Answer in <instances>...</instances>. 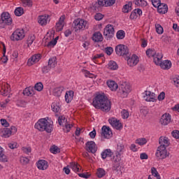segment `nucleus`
<instances>
[{
	"label": "nucleus",
	"mask_w": 179,
	"mask_h": 179,
	"mask_svg": "<svg viewBox=\"0 0 179 179\" xmlns=\"http://www.w3.org/2000/svg\"><path fill=\"white\" fill-rule=\"evenodd\" d=\"M92 106L96 110H101L103 113H108L111 110V101L104 94H97L92 101Z\"/></svg>",
	"instance_id": "f257e3e1"
},
{
	"label": "nucleus",
	"mask_w": 179,
	"mask_h": 179,
	"mask_svg": "<svg viewBox=\"0 0 179 179\" xmlns=\"http://www.w3.org/2000/svg\"><path fill=\"white\" fill-rule=\"evenodd\" d=\"M35 128L41 132L45 131L48 134H51L53 129L52 124L50 123V122L45 119H40L38 122L35 124Z\"/></svg>",
	"instance_id": "f03ea898"
},
{
	"label": "nucleus",
	"mask_w": 179,
	"mask_h": 179,
	"mask_svg": "<svg viewBox=\"0 0 179 179\" xmlns=\"http://www.w3.org/2000/svg\"><path fill=\"white\" fill-rule=\"evenodd\" d=\"M73 27L76 33H80V31L85 30V29H89V22L83 19L77 18L73 22Z\"/></svg>",
	"instance_id": "7ed1b4c3"
},
{
	"label": "nucleus",
	"mask_w": 179,
	"mask_h": 179,
	"mask_svg": "<svg viewBox=\"0 0 179 179\" xmlns=\"http://www.w3.org/2000/svg\"><path fill=\"white\" fill-rule=\"evenodd\" d=\"M115 3V0H97L96 2L92 3L94 10H100L101 8L113 6Z\"/></svg>",
	"instance_id": "20e7f679"
},
{
	"label": "nucleus",
	"mask_w": 179,
	"mask_h": 179,
	"mask_svg": "<svg viewBox=\"0 0 179 179\" xmlns=\"http://www.w3.org/2000/svg\"><path fill=\"white\" fill-rule=\"evenodd\" d=\"M12 24V17L8 12H3L1 15L0 29H5L6 26Z\"/></svg>",
	"instance_id": "39448f33"
},
{
	"label": "nucleus",
	"mask_w": 179,
	"mask_h": 179,
	"mask_svg": "<svg viewBox=\"0 0 179 179\" xmlns=\"http://www.w3.org/2000/svg\"><path fill=\"white\" fill-rule=\"evenodd\" d=\"M119 89V94H120V97L122 99L128 97V94L131 92V85H129L127 82H122L120 83Z\"/></svg>",
	"instance_id": "423d86ee"
},
{
	"label": "nucleus",
	"mask_w": 179,
	"mask_h": 179,
	"mask_svg": "<svg viewBox=\"0 0 179 179\" xmlns=\"http://www.w3.org/2000/svg\"><path fill=\"white\" fill-rule=\"evenodd\" d=\"M115 52L117 55L125 58L129 55V49L128 48V46L125 45H117L115 47Z\"/></svg>",
	"instance_id": "0eeeda50"
},
{
	"label": "nucleus",
	"mask_w": 179,
	"mask_h": 179,
	"mask_svg": "<svg viewBox=\"0 0 179 179\" xmlns=\"http://www.w3.org/2000/svg\"><path fill=\"white\" fill-rule=\"evenodd\" d=\"M24 30L17 29L10 36V38L11 41H20L23 40L25 37Z\"/></svg>",
	"instance_id": "6e6552de"
},
{
	"label": "nucleus",
	"mask_w": 179,
	"mask_h": 179,
	"mask_svg": "<svg viewBox=\"0 0 179 179\" xmlns=\"http://www.w3.org/2000/svg\"><path fill=\"white\" fill-rule=\"evenodd\" d=\"M114 27L111 24H108L103 29V36H105L107 40H111L114 37Z\"/></svg>",
	"instance_id": "1a4fd4ad"
},
{
	"label": "nucleus",
	"mask_w": 179,
	"mask_h": 179,
	"mask_svg": "<svg viewBox=\"0 0 179 179\" xmlns=\"http://www.w3.org/2000/svg\"><path fill=\"white\" fill-rule=\"evenodd\" d=\"M169 155H170V153L167 152L166 148L164 146H159L157 148L156 156L159 157V159H166V157H169Z\"/></svg>",
	"instance_id": "9d476101"
},
{
	"label": "nucleus",
	"mask_w": 179,
	"mask_h": 179,
	"mask_svg": "<svg viewBox=\"0 0 179 179\" xmlns=\"http://www.w3.org/2000/svg\"><path fill=\"white\" fill-rule=\"evenodd\" d=\"M101 136L104 139H110L113 138V131L110 127L103 126L101 131Z\"/></svg>",
	"instance_id": "9b49d317"
},
{
	"label": "nucleus",
	"mask_w": 179,
	"mask_h": 179,
	"mask_svg": "<svg viewBox=\"0 0 179 179\" xmlns=\"http://www.w3.org/2000/svg\"><path fill=\"white\" fill-rule=\"evenodd\" d=\"M143 99L145 101H152V103L157 101V99H156V94L150 91H145L143 93Z\"/></svg>",
	"instance_id": "f8f14e48"
},
{
	"label": "nucleus",
	"mask_w": 179,
	"mask_h": 179,
	"mask_svg": "<svg viewBox=\"0 0 179 179\" xmlns=\"http://www.w3.org/2000/svg\"><path fill=\"white\" fill-rule=\"evenodd\" d=\"M131 55H129L128 57H126L127 59V64L129 66H135L138 64V62H139V58H138V56L136 55H132L131 57H130Z\"/></svg>",
	"instance_id": "ddd939ff"
},
{
	"label": "nucleus",
	"mask_w": 179,
	"mask_h": 179,
	"mask_svg": "<svg viewBox=\"0 0 179 179\" xmlns=\"http://www.w3.org/2000/svg\"><path fill=\"white\" fill-rule=\"evenodd\" d=\"M108 122L115 129H122V123L115 117L110 118Z\"/></svg>",
	"instance_id": "4468645a"
},
{
	"label": "nucleus",
	"mask_w": 179,
	"mask_h": 179,
	"mask_svg": "<svg viewBox=\"0 0 179 179\" xmlns=\"http://www.w3.org/2000/svg\"><path fill=\"white\" fill-rule=\"evenodd\" d=\"M161 125H169L171 122V115L170 113L164 114L159 121Z\"/></svg>",
	"instance_id": "2eb2a0df"
},
{
	"label": "nucleus",
	"mask_w": 179,
	"mask_h": 179,
	"mask_svg": "<svg viewBox=\"0 0 179 179\" xmlns=\"http://www.w3.org/2000/svg\"><path fill=\"white\" fill-rule=\"evenodd\" d=\"M86 148L89 153H96V152H97V147L94 141H87L86 143Z\"/></svg>",
	"instance_id": "dca6fc26"
},
{
	"label": "nucleus",
	"mask_w": 179,
	"mask_h": 179,
	"mask_svg": "<svg viewBox=\"0 0 179 179\" xmlns=\"http://www.w3.org/2000/svg\"><path fill=\"white\" fill-rule=\"evenodd\" d=\"M41 59V55L36 54L33 55L30 59H29L27 62L28 66H31V65H34V64L38 62Z\"/></svg>",
	"instance_id": "f3484780"
},
{
	"label": "nucleus",
	"mask_w": 179,
	"mask_h": 179,
	"mask_svg": "<svg viewBox=\"0 0 179 179\" xmlns=\"http://www.w3.org/2000/svg\"><path fill=\"white\" fill-rule=\"evenodd\" d=\"M48 22H50V15H39L38 17V23L41 26H45Z\"/></svg>",
	"instance_id": "a211bd4d"
},
{
	"label": "nucleus",
	"mask_w": 179,
	"mask_h": 179,
	"mask_svg": "<svg viewBox=\"0 0 179 179\" xmlns=\"http://www.w3.org/2000/svg\"><path fill=\"white\" fill-rule=\"evenodd\" d=\"M36 166L39 170H47L48 169V162L44 159H40L36 163Z\"/></svg>",
	"instance_id": "6ab92c4d"
},
{
	"label": "nucleus",
	"mask_w": 179,
	"mask_h": 179,
	"mask_svg": "<svg viewBox=\"0 0 179 179\" xmlns=\"http://www.w3.org/2000/svg\"><path fill=\"white\" fill-rule=\"evenodd\" d=\"M159 146H164V148H168L170 145V141H169V138L161 136L159 139Z\"/></svg>",
	"instance_id": "aec40b11"
},
{
	"label": "nucleus",
	"mask_w": 179,
	"mask_h": 179,
	"mask_svg": "<svg viewBox=\"0 0 179 179\" xmlns=\"http://www.w3.org/2000/svg\"><path fill=\"white\" fill-rule=\"evenodd\" d=\"M92 38L94 43H101V41H103V35L99 31L94 32Z\"/></svg>",
	"instance_id": "412c9836"
},
{
	"label": "nucleus",
	"mask_w": 179,
	"mask_h": 179,
	"mask_svg": "<svg viewBox=\"0 0 179 179\" xmlns=\"http://www.w3.org/2000/svg\"><path fill=\"white\" fill-rule=\"evenodd\" d=\"M157 12L159 13H162V15H164V13H167L169 10V7L167 6V4L161 3L157 7Z\"/></svg>",
	"instance_id": "4be33fe9"
},
{
	"label": "nucleus",
	"mask_w": 179,
	"mask_h": 179,
	"mask_svg": "<svg viewBox=\"0 0 179 179\" xmlns=\"http://www.w3.org/2000/svg\"><path fill=\"white\" fill-rule=\"evenodd\" d=\"M24 96H29L30 97H32V96H34L36 94V92H34V88L33 87H29L24 90L23 91Z\"/></svg>",
	"instance_id": "5701e85b"
},
{
	"label": "nucleus",
	"mask_w": 179,
	"mask_h": 179,
	"mask_svg": "<svg viewBox=\"0 0 179 179\" xmlns=\"http://www.w3.org/2000/svg\"><path fill=\"white\" fill-rule=\"evenodd\" d=\"M64 20H65V16L60 17L59 22L56 24L57 31H62L64 29Z\"/></svg>",
	"instance_id": "b1692460"
},
{
	"label": "nucleus",
	"mask_w": 179,
	"mask_h": 179,
	"mask_svg": "<svg viewBox=\"0 0 179 179\" xmlns=\"http://www.w3.org/2000/svg\"><path fill=\"white\" fill-rule=\"evenodd\" d=\"M159 65L162 69H170L171 68V62L170 60H165L161 62Z\"/></svg>",
	"instance_id": "393cba45"
},
{
	"label": "nucleus",
	"mask_w": 179,
	"mask_h": 179,
	"mask_svg": "<svg viewBox=\"0 0 179 179\" xmlns=\"http://www.w3.org/2000/svg\"><path fill=\"white\" fill-rule=\"evenodd\" d=\"M106 84L112 91L115 92V90L118 89V84H117L115 81H107Z\"/></svg>",
	"instance_id": "a878e982"
},
{
	"label": "nucleus",
	"mask_w": 179,
	"mask_h": 179,
	"mask_svg": "<svg viewBox=\"0 0 179 179\" xmlns=\"http://www.w3.org/2000/svg\"><path fill=\"white\" fill-rule=\"evenodd\" d=\"M113 155H114V153L110 149H106L101 153V157L102 159H107V157H111Z\"/></svg>",
	"instance_id": "bb28decb"
},
{
	"label": "nucleus",
	"mask_w": 179,
	"mask_h": 179,
	"mask_svg": "<svg viewBox=\"0 0 179 179\" xmlns=\"http://www.w3.org/2000/svg\"><path fill=\"white\" fill-rule=\"evenodd\" d=\"M73 100V91H68L65 94V101L66 103H71Z\"/></svg>",
	"instance_id": "cd10ccee"
},
{
	"label": "nucleus",
	"mask_w": 179,
	"mask_h": 179,
	"mask_svg": "<svg viewBox=\"0 0 179 179\" xmlns=\"http://www.w3.org/2000/svg\"><path fill=\"white\" fill-rule=\"evenodd\" d=\"M132 10V2H129L123 6L122 12L124 13H129Z\"/></svg>",
	"instance_id": "c85d7f7f"
},
{
	"label": "nucleus",
	"mask_w": 179,
	"mask_h": 179,
	"mask_svg": "<svg viewBox=\"0 0 179 179\" xmlns=\"http://www.w3.org/2000/svg\"><path fill=\"white\" fill-rule=\"evenodd\" d=\"M163 59V55L162 54H155V56L154 57L153 62L156 65L160 64V62H162V59Z\"/></svg>",
	"instance_id": "c756f323"
},
{
	"label": "nucleus",
	"mask_w": 179,
	"mask_h": 179,
	"mask_svg": "<svg viewBox=\"0 0 179 179\" xmlns=\"http://www.w3.org/2000/svg\"><path fill=\"white\" fill-rule=\"evenodd\" d=\"M0 162L2 163H6L8 162V157L3 154V148L0 147Z\"/></svg>",
	"instance_id": "7c9ffc66"
},
{
	"label": "nucleus",
	"mask_w": 179,
	"mask_h": 179,
	"mask_svg": "<svg viewBox=\"0 0 179 179\" xmlns=\"http://www.w3.org/2000/svg\"><path fill=\"white\" fill-rule=\"evenodd\" d=\"M3 57L1 58V61L3 64H6L8 62V56H6L5 54H6V47L5 46V44L3 43Z\"/></svg>",
	"instance_id": "2f4dec72"
},
{
	"label": "nucleus",
	"mask_w": 179,
	"mask_h": 179,
	"mask_svg": "<svg viewBox=\"0 0 179 179\" xmlns=\"http://www.w3.org/2000/svg\"><path fill=\"white\" fill-rule=\"evenodd\" d=\"M48 65L52 69L55 68V66H57V57H53L50 58L48 61Z\"/></svg>",
	"instance_id": "473e14b6"
},
{
	"label": "nucleus",
	"mask_w": 179,
	"mask_h": 179,
	"mask_svg": "<svg viewBox=\"0 0 179 179\" xmlns=\"http://www.w3.org/2000/svg\"><path fill=\"white\" fill-rule=\"evenodd\" d=\"M108 69H111L112 71H115L118 69V64L114 61H110L108 64Z\"/></svg>",
	"instance_id": "72a5a7b5"
},
{
	"label": "nucleus",
	"mask_w": 179,
	"mask_h": 179,
	"mask_svg": "<svg viewBox=\"0 0 179 179\" xmlns=\"http://www.w3.org/2000/svg\"><path fill=\"white\" fill-rule=\"evenodd\" d=\"M2 134L4 138H9V136L12 135V131H10V129L4 128L2 131Z\"/></svg>",
	"instance_id": "f704fd0d"
},
{
	"label": "nucleus",
	"mask_w": 179,
	"mask_h": 179,
	"mask_svg": "<svg viewBox=\"0 0 179 179\" xmlns=\"http://www.w3.org/2000/svg\"><path fill=\"white\" fill-rule=\"evenodd\" d=\"M62 92H64L63 87H56L53 90V93H54L55 96H60L62 94Z\"/></svg>",
	"instance_id": "c9c22d12"
},
{
	"label": "nucleus",
	"mask_w": 179,
	"mask_h": 179,
	"mask_svg": "<svg viewBox=\"0 0 179 179\" xmlns=\"http://www.w3.org/2000/svg\"><path fill=\"white\" fill-rule=\"evenodd\" d=\"M71 167L73 171H80V165L76 162L71 163Z\"/></svg>",
	"instance_id": "e433bc0d"
},
{
	"label": "nucleus",
	"mask_w": 179,
	"mask_h": 179,
	"mask_svg": "<svg viewBox=\"0 0 179 179\" xmlns=\"http://www.w3.org/2000/svg\"><path fill=\"white\" fill-rule=\"evenodd\" d=\"M134 3L137 5V6H148V2L145 0H136Z\"/></svg>",
	"instance_id": "4c0bfd02"
},
{
	"label": "nucleus",
	"mask_w": 179,
	"mask_h": 179,
	"mask_svg": "<svg viewBox=\"0 0 179 179\" xmlns=\"http://www.w3.org/2000/svg\"><path fill=\"white\" fill-rule=\"evenodd\" d=\"M136 143L140 145V146H143V145H146L148 143V141L145 138H141L136 140Z\"/></svg>",
	"instance_id": "58836bf2"
},
{
	"label": "nucleus",
	"mask_w": 179,
	"mask_h": 179,
	"mask_svg": "<svg viewBox=\"0 0 179 179\" xmlns=\"http://www.w3.org/2000/svg\"><path fill=\"white\" fill-rule=\"evenodd\" d=\"M146 55L150 58V57H152L153 58L156 57V51L153 49H148L146 51Z\"/></svg>",
	"instance_id": "ea45409f"
},
{
	"label": "nucleus",
	"mask_w": 179,
	"mask_h": 179,
	"mask_svg": "<svg viewBox=\"0 0 179 179\" xmlns=\"http://www.w3.org/2000/svg\"><path fill=\"white\" fill-rule=\"evenodd\" d=\"M14 13H15V16H22V15H23V13H24V10H23V8H22V7L17 8L14 11Z\"/></svg>",
	"instance_id": "a19ab883"
},
{
	"label": "nucleus",
	"mask_w": 179,
	"mask_h": 179,
	"mask_svg": "<svg viewBox=\"0 0 179 179\" xmlns=\"http://www.w3.org/2000/svg\"><path fill=\"white\" fill-rule=\"evenodd\" d=\"M96 174H97V177L99 178H101L104 177V176H106V171H104V169H103L101 168H99L97 170Z\"/></svg>",
	"instance_id": "79ce46f5"
},
{
	"label": "nucleus",
	"mask_w": 179,
	"mask_h": 179,
	"mask_svg": "<svg viewBox=\"0 0 179 179\" xmlns=\"http://www.w3.org/2000/svg\"><path fill=\"white\" fill-rule=\"evenodd\" d=\"M117 38L118 40H122L125 37V31L120 30L116 34Z\"/></svg>",
	"instance_id": "37998d69"
},
{
	"label": "nucleus",
	"mask_w": 179,
	"mask_h": 179,
	"mask_svg": "<svg viewBox=\"0 0 179 179\" xmlns=\"http://www.w3.org/2000/svg\"><path fill=\"white\" fill-rule=\"evenodd\" d=\"M34 40H36V36L34 34H31L28 36V38H27L28 47L33 44V42L34 41Z\"/></svg>",
	"instance_id": "c03bdc74"
},
{
	"label": "nucleus",
	"mask_w": 179,
	"mask_h": 179,
	"mask_svg": "<svg viewBox=\"0 0 179 179\" xmlns=\"http://www.w3.org/2000/svg\"><path fill=\"white\" fill-rule=\"evenodd\" d=\"M43 88L44 85H43V83L41 82L37 83L34 86V90H37V92H41Z\"/></svg>",
	"instance_id": "a18cd8bd"
},
{
	"label": "nucleus",
	"mask_w": 179,
	"mask_h": 179,
	"mask_svg": "<svg viewBox=\"0 0 179 179\" xmlns=\"http://www.w3.org/2000/svg\"><path fill=\"white\" fill-rule=\"evenodd\" d=\"M140 113L144 117H146V115H148V114H149V108H148V107H146V106H143V108H141Z\"/></svg>",
	"instance_id": "49530a36"
},
{
	"label": "nucleus",
	"mask_w": 179,
	"mask_h": 179,
	"mask_svg": "<svg viewBox=\"0 0 179 179\" xmlns=\"http://www.w3.org/2000/svg\"><path fill=\"white\" fill-rule=\"evenodd\" d=\"M151 173L152 175L154 176V177H156L157 179H160V175L159 174V172H157V169H156V168L152 167L151 169Z\"/></svg>",
	"instance_id": "de8ad7c7"
},
{
	"label": "nucleus",
	"mask_w": 179,
	"mask_h": 179,
	"mask_svg": "<svg viewBox=\"0 0 179 179\" xmlns=\"http://www.w3.org/2000/svg\"><path fill=\"white\" fill-rule=\"evenodd\" d=\"M9 92L10 91L6 88V85L1 86V93L3 96H8V93H9Z\"/></svg>",
	"instance_id": "09e8293b"
},
{
	"label": "nucleus",
	"mask_w": 179,
	"mask_h": 179,
	"mask_svg": "<svg viewBox=\"0 0 179 179\" xmlns=\"http://www.w3.org/2000/svg\"><path fill=\"white\" fill-rule=\"evenodd\" d=\"M51 153H53V155H57V153H59L61 151H60V149L59 148H58L57 146H52L50 149Z\"/></svg>",
	"instance_id": "8fccbe9b"
},
{
	"label": "nucleus",
	"mask_w": 179,
	"mask_h": 179,
	"mask_svg": "<svg viewBox=\"0 0 179 179\" xmlns=\"http://www.w3.org/2000/svg\"><path fill=\"white\" fill-rule=\"evenodd\" d=\"M121 114H122V117L124 120H127V118H128L129 117V112H128V110L123 109L121 111Z\"/></svg>",
	"instance_id": "3c124183"
},
{
	"label": "nucleus",
	"mask_w": 179,
	"mask_h": 179,
	"mask_svg": "<svg viewBox=\"0 0 179 179\" xmlns=\"http://www.w3.org/2000/svg\"><path fill=\"white\" fill-rule=\"evenodd\" d=\"M124 146L122 143L117 144V150L119 152V155H122V152H124Z\"/></svg>",
	"instance_id": "603ef678"
},
{
	"label": "nucleus",
	"mask_w": 179,
	"mask_h": 179,
	"mask_svg": "<svg viewBox=\"0 0 179 179\" xmlns=\"http://www.w3.org/2000/svg\"><path fill=\"white\" fill-rule=\"evenodd\" d=\"M113 170L114 171H120L121 170V164L120 163L113 164Z\"/></svg>",
	"instance_id": "864d4df0"
},
{
	"label": "nucleus",
	"mask_w": 179,
	"mask_h": 179,
	"mask_svg": "<svg viewBox=\"0 0 179 179\" xmlns=\"http://www.w3.org/2000/svg\"><path fill=\"white\" fill-rule=\"evenodd\" d=\"M52 110L55 113H59V111H61V108L59 107V106L56 105L55 103H52Z\"/></svg>",
	"instance_id": "5fc2aeb1"
},
{
	"label": "nucleus",
	"mask_w": 179,
	"mask_h": 179,
	"mask_svg": "<svg viewBox=\"0 0 179 179\" xmlns=\"http://www.w3.org/2000/svg\"><path fill=\"white\" fill-rule=\"evenodd\" d=\"M52 68L49 65H46L42 67L43 73H48L51 71Z\"/></svg>",
	"instance_id": "6e6d98bb"
},
{
	"label": "nucleus",
	"mask_w": 179,
	"mask_h": 179,
	"mask_svg": "<svg viewBox=\"0 0 179 179\" xmlns=\"http://www.w3.org/2000/svg\"><path fill=\"white\" fill-rule=\"evenodd\" d=\"M156 31L158 34H163V27L160 24L156 25Z\"/></svg>",
	"instance_id": "4d7b16f0"
},
{
	"label": "nucleus",
	"mask_w": 179,
	"mask_h": 179,
	"mask_svg": "<svg viewBox=\"0 0 179 179\" xmlns=\"http://www.w3.org/2000/svg\"><path fill=\"white\" fill-rule=\"evenodd\" d=\"M20 163L22 164H28L29 160V158L26 157H22L20 158Z\"/></svg>",
	"instance_id": "13d9d810"
},
{
	"label": "nucleus",
	"mask_w": 179,
	"mask_h": 179,
	"mask_svg": "<svg viewBox=\"0 0 179 179\" xmlns=\"http://www.w3.org/2000/svg\"><path fill=\"white\" fill-rule=\"evenodd\" d=\"M102 57H104L103 54H99V55H96L95 56H94V57L92 58V61H94V62L95 64H97V59L101 58Z\"/></svg>",
	"instance_id": "bf43d9fd"
},
{
	"label": "nucleus",
	"mask_w": 179,
	"mask_h": 179,
	"mask_svg": "<svg viewBox=\"0 0 179 179\" xmlns=\"http://www.w3.org/2000/svg\"><path fill=\"white\" fill-rule=\"evenodd\" d=\"M64 122H66V119H65V116H59L58 118L59 124L62 125Z\"/></svg>",
	"instance_id": "052dcab7"
},
{
	"label": "nucleus",
	"mask_w": 179,
	"mask_h": 179,
	"mask_svg": "<svg viewBox=\"0 0 179 179\" xmlns=\"http://www.w3.org/2000/svg\"><path fill=\"white\" fill-rule=\"evenodd\" d=\"M0 122L3 127H5L6 128H8L9 127V122H8V120L6 119H1Z\"/></svg>",
	"instance_id": "680f3d73"
},
{
	"label": "nucleus",
	"mask_w": 179,
	"mask_h": 179,
	"mask_svg": "<svg viewBox=\"0 0 179 179\" xmlns=\"http://www.w3.org/2000/svg\"><path fill=\"white\" fill-rule=\"evenodd\" d=\"M23 6H31V0H22Z\"/></svg>",
	"instance_id": "e2e57ef3"
},
{
	"label": "nucleus",
	"mask_w": 179,
	"mask_h": 179,
	"mask_svg": "<svg viewBox=\"0 0 179 179\" xmlns=\"http://www.w3.org/2000/svg\"><path fill=\"white\" fill-rule=\"evenodd\" d=\"M105 51H106L107 55H111L114 51V49H113L112 47H107L105 49Z\"/></svg>",
	"instance_id": "0e129e2a"
},
{
	"label": "nucleus",
	"mask_w": 179,
	"mask_h": 179,
	"mask_svg": "<svg viewBox=\"0 0 179 179\" xmlns=\"http://www.w3.org/2000/svg\"><path fill=\"white\" fill-rule=\"evenodd\" d=\"M103 17H104V15H103L101 13H96L95 15H94V19L95 20H101L103 19Z\"/></svg>",
	"instance_id": "69168bd1"
},
{
	"label": "nucleus",
	"mask_w": 179,
	"mask_h": 179,
	"mask_svg": "<svg viewBox=\"0 0 179 179\" xmlns=\"http://www.w3.org/2000/svg\"><path fill=\"white\" fill-rule=\"evenodd\" d=\"M152 3L155 8H157L162 3L160 0H152Z\"/></svg>",
	"instance_id": "338daca9"
},
{
	"label": "nucleus",
	"mask_w": 179,
	"mask_h": 179,
	"mask_svg": "<svg viewBox=\"0 0 179 179\" xmlns=\"http://www.w3.org/2000/svg\"><path fill=\"white\" fill-rule=\"evenodd\" d=\"M173 83L176 87H179V76L173 78Z\"/></svg>",
	"instance_id": "774afa93"
}]
</instances>
